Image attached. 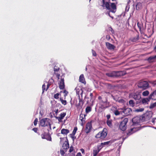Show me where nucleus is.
Instances as JSON below:
<instances>
[{"instance_id":"052dcab7","label":"nucleus","mask_w":156,"mask_h":156,"mask_svg":"<svg viewBox=\"0 0 156 156\" xmlns=\"http://www.w3.org/2000/svg\"><path fill=\"white\" fill-rule=\"evenodd\" d=\"M76 156H81V154L80 152H79L77 153Z\"/></svg>"},{"instance_id":"aec40b11","label":"nucleus","mask_w":156,"mask_h":156,"mask_svg":"<svg viewBox=\"0 0 156 156\" xmlns=\"http://www.w3.org/2000/svg\"><path fill=\"white\" fill-rule=\"evenodd\" d=\"M139 129H137V128L135 127L131 128L130 130L129 131L128 133H127V135L128 136H129L133 133L137 131Z\"/></svg>"},{"instance_id":"8fccbe9b","label":"nucleus","mask_w":156,"mask_h":156,"mask_svg":"<svg viewBox=\"0 0 156 156\" xmlns=\"http://www.w3.org/2000/svg\"><path fill=\"white\" fill-rule=\"evenodd\" d=\"M42 93H43L45 89V85L44 84H43L42 86Z\"/></svg>"},{"instance_id":"5701e85b","label":"nucleus","mask_w":156,"mask_h":156,"mask_svg":"<svg viewBox=\"0 0 156 156\" xmlns=\"http://www.w3.org/2000/svg\"><path fill=\"white\" fill-rule=\"evenodd\" d=\"M79 103L77 105V106L80 108H82L83 104V101L82 100V97H81V98L80 96H79Z\"/></svg>"},{"instance_id":"1a4fd4ad","label":"nucleus","mask_w":156,"mask_h":156,"mask_svg":"<svg viewBox=\"0 0 156 156\" xmlns=\"http://www.w3.org/2000/svg\"><path fill=\"white\" fill-rule=\"evenodd\" d=\"M134 125H140V122L142 121V119L139 117L136 116L133 118L132 120Z\"/></svg>"},{"instance_id":"338daca9","label":"nucleus","mask_w":156,"mask_h":156,"mask_svg":"<svg viewBox=\"0 0 156 156\" xmlns=\"http://www.w3.org/2000/svg\"><path fill=\"white\" fill-rule=\"evenodd\" d=\"M90 96L91 97H92L93 96V94L92 93H90Z\"/></svg>"},{"instance_id":"c756f323","label":"nucleus","mask_w":156,"mask_h":156,"mask_svg":"<svg viewBox=\"0 0 156 156\" xmlns=\"http://www.w3.org/2000/svg\"><path fill=\"white\" fill-rule=\"evenodd\" d=\"M139 35H137L136 36L132 38L131 40L133 42H136L139 40Z\"/></svg>"},{"instance_id":"a19ab883","label":"nucleus","mask_w":156,"mask_h":156,"mask_svg":"<svg viewBox=\"0 0 156 156\" xmlns=\"http://www.w3.org/2000/svg\"><path fill=\"white\" fill-rule=\"evenodd\" d=\"M108 30L109 31H110L112 34L114 33V31L111 27H108Z\"/></svg>"},{"instance_id":"de8ad7c7","label":"nucleus","mask_w":156,"mask_h":156,"mask_svg":"<svg viewBox=\"0 0 156 156\" xmlns=\"http://www.w3.org/2000/svg\"><path fill=\"white\" fill-rule=\"evenodd\" d=\"M92 51L93 55L94 56H96L97 55V54L96 52L93 49L92 50Z\"/></svg>"},{"instance_id":"ddd939ff","label":"nucleus","mask_w":156,"mask_h":156,"mask_svg":"<svg viewBox=\"0 0 156 156\" xmlns=\"http://www.w3.org/2000/svg\"><path fill=\"white\" fill-rule=\"evenodd\" d=\"M41 138L42 139H46L49 141L51 140V136L46 134H42L41 135Z\"/></svg>"},{"instance_id":"c85d7f7f","label":"nucleus","mask_w":156,"mask_h":156,"mask_svg":"<svg viewBox=\"0 0 156 156\" xmlns=\"http://www.w3.org/2000/svg\"><path fill=\"white\" fill-rule=\"evenodd\" d=\"M113 112L114 114L116 116L119 115L120 114L122 115V111H119L118 110H116L114 111Z\"/></svg>"},{"instance_id":"13d9d810","label":"nucleus","mask_w":156,"mask_h":156,"mask_svg":"<svg viewBox=\"0 0 156 156\" xmlns=\"http://www.w3.org/2000/svg\"><path fill=\"white\" fill-rule=\"evenodd\" d=\"M36 133L37 130V128H34L32 129Z\"/></svg>"},{"instance_id":"4d7b16f0","label":"nucleus","mask_w":156,"mask_h":156,"mask_svg":"<svg viewBox=\"0 0 156 156\" xmlns=\"http://www.w3.org/2000/svg\"><path fill=\"white\" fill-rule=\"evenodd\" d=\"M137 25L138 28L140 29H141V24L139 22H138L137 23Z\"/></svg>"},{"instance_id":"20e7f679","label":"nucleus","mask_w":156,"mask_h":156,"mask_svg":"<svg viewBox=\"0 0 156 156\" xmlns=\"http://www.w3.org/2000/svg\"><path fill=\"white\" fill-rule=\"evenodd\" d=\"M137 86L140 89L145 90L148 87L149 84L147 81L141 80L139 82Z\"/></svg>"},{"instance_id":"39448f33","label":"nucleus","mask_w":156,"mask_h":156,"mask_svg":"<svg viewBox=\"0 0 156 156\" xmlns=\"http://www.w3.org/2000/svg\"><path fill=\"white\" fill-rule=\"evenodd\" d=\"M51 120L48 118H45L42 119L40 121V125L43 127L47 126L48 125L50 128L51 129V124L50 123Z\"/></svg>"},{"instance_id":"dca6fc26","label":"nucleus","mask_w":156,"mask_h":156,"mask_svg":"<svg viewBox=\"0 0 156 156\" xmlns=\"http://www.w3.org/2000/svg\"><path fill=\"white\" fill-rule=\"evenodd\" d=\"M147 60L149 63L155 62L156 61V55L150 57L147 59Z\"/></svg>"},{"instance_id":"3c124183","label":"nucleus","mask_w":156,"mask_h":156,"mask_svg":"<svg viewBox=\"0 0 156 156\" xmlns=\"http://www.w3.org/2000/svg\"><path fill=\"white\" fill-rule=\"evenodd\" d=\"M73 147L72 146H71L70 148V149L69 150V152L70 153L72 152L73 151Z\"/></svg>"},{"instance_id":"393cba45","label":"nucleus","mask_w":156,"mask_h":156,"mask_svg":"<svg viewBox=\"0 0 156 156\" xmlns=\"http://www.w3.org/2000/svg\"><path fill=\"white\" fill-rule=\"evenodd\" d=\"M136 9L137 10H139L142 9V4L141 3L137 2L136 5Z\"/></svg>"},{"instance_id":"a211bd4d","label":"nucleus","mask_w":156,"mask_h":156,"mask_svg":"<svg viewBox=\"0 0 156 156\" xmlns=\"http://www.w3.org/2000/svg\"><path fill=\"white\" fill-rule=\"evenodd\" d=\"M149 98L154 100H156V90L151 94L149 95Z\"/></svg>"},{"instance_id":"f03ea898","label":"nucleus","mask_w":156,"mask_h":156,"mask_svg":"<svg viewBox=\"0 0 156 156\" xmlns=\"http://www.w3.org/2000/svg\"><path fill=\"white\" fill-rule=\"evenodd\" d=\"M125 71H112L106 73V75L108 77H118L125 75L126 74Z\"/></svg>"},{"instance_id":"69168bd1","label":"nucleus","mask_w":156,"mask_h":156,"mask_svg":"<svg viewBox=\"0 0 156 156\" xmlns=\"http://www.w3.org/2000/svg\"><path fill=\"white\" fill-rule=\"evenodd\" d=\"M59 77H60L59 75L58 74L57 75V77L58 78V79H59Z\"/></svg>"},{"instance_id":"473e14b6","label":"nucleus","mask_w":156,"mask_h":156,"mask_svg":"<svg viewBox=\"0 0 156 156\" xmlns=\"http://www.w3.org/2000/svg\"><path fill=\"white\" fill-rule=\"evenodd\" d=\"M53 80L52 78H51V79H50L49 81L48 82V84L47 85V88L46 89V90L49 88V86L51 85V83H52V81H53Z\"/></svg>"},{"instance_id":"774afa93","label":"nucleus","mask_w":156,"mask_h":156,"mask_svg":"<svg viewBox=\"0 0 156 156\" xmlns=\"http://www.w3.org/2000/svg\"><path fill=\"white\" fill-rule=\"evenodd\" d=\"M154 84L155 85H156V80L154 82Z\"/></svg>"},{"instance_id":"49530a36","label":"nucleus","mask_w":156,"mask_h":156,"mask_svg":"<svg viewBox=\"0 0 156 156\" xmlns=\"http://www.w3.org/2000/svg\"><path fill=\"white\" fill-rule=\"evenodd\" d=\"M38 119L37 118H36L34 120V126H36L37 124V122H38Z\"/></svg>"},{"instance_id":"f257e3e1","label":"nucleus","mask_w":156,"mask_h":156,"mask_svg":"<svg viewBox=\"0 0 156 156\" xmlns=\"http://www.w3.org/2000/svg\"><path fill=\"white\" fill-rule=\"evenodd\" d=\"M102 3L101 6L104 9H106L108 10L105 13V14L113 19L114 17L111 15L110 12L114 13L116 11V6L115 3H111L110 0H102Z\"/></svg>"},{"instance_id":"bf43d9fd","label":"nucleus","mask_w":156,"mask_h":156,"mask_svg":"<svg viewBox=\"0 0 156 156\" xmlns=\"http://www.w3.org/2000/svg\"><path fill=\"white\" fill-rule=\"evenodd\" d=\"M155 119H156V118H154L152 119L151 121L153 123H155Z\"/></svg>"},{"instance_id":"5fc2aeb1","label":"nucleus","mask_w":156,"mask_h":156,"mask_svg":"<svg viewBox=\"0 0 156 156\" xmlns=\"http://www.w3.org/2000/svg\"><path fill=\"white\" fill-rule=\"evenodd\" d=\"M111 96L112 97V98L114 100L116 101H117L118 100V99L117 98H115V97L113 96L112 94H111Z\"/></svg>"},{"instance_id":"423d86ee","label":"nucleus","mask_w":156,"mask_h":156,"mask_svg":"<svg viewBox=\"0 0 156 156\" xmlns=\"http://www.w3.org/2000/svg\"><path fill=\"white\" fill-rule=\"evenodd\" d=\"M107 130L106 128L103 129V130L99 132L95 136V137L98 138H100L101 139H103L106 136L107 133Z\"/></svg>"},{"instance_id":"ea45409f","label":"nucleus","mask_w":156,"mask_h":156,"mask_svg":"<svg viewBox=\"0 0 156 156\" xmlns=\"http://www.w3.org/2000/svg\"><path fill=\"white\" fill-rule=\"evenodd\" d=\"M77 130V128L76 127H75L74 128V129L73 130V131L72 132V133H71V135H75L76 131Z\"/></svg>"},{"instance_id":"bb28decb","label":"nucleus","mask_w":156,"mask_h":156,"mask_svg":"<svg viewBox=\"0 0 156 156\" xmlns=\"http://www.w3.org/2000/svg\"><path fill=\"white\" fill-rule=\"evenodd\" d=\"M87 115L86 114H81L80 116V119L81 121L83 122L85 121V117Z\"/></svg>"},{"instance_id":"864d4df0","label":"nucleus","mask_w":156,"mask_h":156,"mask_svg":"<svg viewBox=\"0 0 156 156\" xmlns=\"http://www.w3.org/2000/svg\"><path fill=\"white\" fill-rule=\"evenodd\" d=\"M106 118L107 120H109V119L111 117V115L110 114H108L106 116Z\"/></svg>"},{"instance_id":"e433bc0d","label":"nucleus","mask_w":156,"mask_h":156,"mask_svg":"<svg viewBox=\"0 0 156 156\" xmlns=\"http://www.w3.org/2000/svg\"><path fill=\"white\" fill-rule=\"evenodd\" d=\"M155 107H156V102L154 103L151 104L149 106V108L151 109H152Z\"/></svg>"},{"instance_id":"6ab92c4d","label":"nucleus","mask_w":156,"mask_h":156,"mask_svg":"<svg viewBox=\"0 0 156 156\" xmlns=\"http://www.w3.org/2000/svg\"><path fill=\"white\" fill-rule=\"evenodd\" d=\"M106 46L107 48L110 50L114 49L115 48L113 45L108 42H106Z\"/></svg>"},{"instance_id":"7ed1b4c3","label":"nucleus","mask_w":156,"mask_h":156,"mask_svg":"<svg viewBox=\"0 0 156 156\" xmlns=\"http://www.w3.org/2000/svg\"><path fill=\"white\" fill-rule=\"evenodd\" d=\"M99 100V104L101 105L102 108H105L109 106V102H108L106 98H102L101 96L98 98Z\"/></svg>"},{"instance_id":"9d476101","label":"nucleus","mask_w":156,"mask_h":156,"mask_svg":"<svg viewBox=\"0 0 156 156\" xmlns=\"http://www.w3.org/2000/svg\"><path fill=\"white\" fill-rule=\"evenodd\" d=\"M59 87V88L62 90L63 89L65 88V83L64 78L63 76L61 77L60 80L59 81V82L58 83Z\"/></svg>"},{"instance_id":"c9c22d12","label":"nucleus","mask_w":156,"mask_h":156,"mask_svg":"<svg viewBox=\"0 0 156 156\" xmlns=\"http://www.w3.org/2000/svg\"><path fill=\"white\" fill-rule=\"evenodd\" d=\"M86 112L87 113L90 112L91 110V108L90 106L87 107L86 108Z\"/></svg>"},{"instance_id":"2eb2a0df","label":"nucleus","mask_w":156,"mask_h":156,"mask_svg":"<svg viewBox=\"0 0 156 156\" xmlns=\"http://www.w3.org/2000/svg\"><path fill=\"white\" fill-rule=\"evenodd\" d=\"M104 87L108 89H112L114 87V86L111 84L105 83H103Z\"/></svg>"},{"instance_id":"603ef678","label":"nucleus","mask_w":156,"mask_h":156,"mask_svg":"<svg viewBox=\"0 0 156 156\" xmlns=\"http://www.w3.org/2000/svg\"><path fill=\"white\" fill-rule=\"evenodd\" d=\"M60 154L62 156H63L65 154V152L63 150H61L60 151Z\"/></svg>"},{"instance_id":"0e129e2a","label":"nucleus","mask_w":156,"mask_h":156,"mask_svg":"<svg viewBox=\"0 0 156 156\" xmlns=\"http://www.w3.org/2000/svg\"><path fill=\"white\" fill-rule=\"evenodd\" d=\"M106 38L109 39L110 38V37L108 35L106 36Z\"/></svg>"},{"instance_id":"b1692460","label":"nucleus","mask_w":156,"mask_h":156,"mask_svg":"<svg viewBox=\"0 0 156 156\" xmlns=\"http://www.w3.org/2000/svg\"><path fill=\"white\" fill-rule=\"evenodd\" d=\"M69 132V130L65 129H62L61 130V133L64 135H67Z\"/></svg>"},{"instance_id":"09e8293b","label":"nucleus","mask_w":156,"mask_h":156,"mask_svg":"<svg viewBox=\"0 0 156 156\" xmlns=\"http://www.w3.org/2000/svg\"><path fill=\"white\" fill-rule=\"evenodd\" d=\"M63 93L65 94L64 95L65 97H66V96H67V94L68 93V92L66 90H65L63 91Z\"/></svg>"},{"instance_id":"f704fd0d","label":"nucleus","mask_w":156,"mask_h":156,"mask_svg":"<svg viewBox=\"0 0 156 156\" xmlns=\"http://www.w3.org/2000/svg\"><path fill=\"white\" fill-rule=\"evenodd\" d=\"M129 104L130 106L134 107L135 105V103L133 100H130L129 101Z\"/></svg>"},{"instance_id":"4468645a","label":"nucleus","mask_w":156,"mask_h":156,"mask_svg":"<svg viewBox=\"0 0 156 156\" xmlns=\"http://www.w3.org/2000/svg\"><path fill=\"white\" fill-rule=\"evenodd\" d=\"M75 90H76V94L78 95L79 96H80V94L82 98L83 91L82 89L80 87H76L75 89Z\"/></svg>"},{"instance_id":"e2e57ef3","label":"nucleus","mask_w":156,"mask_h":156,"mask_svg":"<svg viewBox=\"0 0 156 156\" xmlns=\"http://www.w3.org/2000/svg\"><path fill=\"white\" fill-rule=\"evenodd\" d=\"M128 2H127V5H129V4L130 2V0H128Z\"/></svg>"},{"instance_id":"c03bdc74","label":"nucleus","mask_w":156,"mask_h":156,"mask_svg":"<svg viewBox=\"0 0 156 156\" xmlns=\"http://www.w3.org/2000/svg\"><path fill=\"white\" fill-rule=\"evenodd\" d=\"M59 70V68L56 66H55L54 68V70L55 72H58V70Z\"/></svg>"},{"instance_id":"4c0bfd02","label":"nucleus","mask_w":156,"mask_h":156,"mask_svg":"<svg viewBox=\"0 0 156 156\" xmlns=\"http://www.w3.org/2000/svg\"><path fill=\"white\" fill-rule=\"evenodd\" d=\"M103 146L101 144V143L100 145H99L97 146L96 149L98 150H99L100 151L102 149V148L103 147Z\"/></svg>"},{"instance_id":"680f3d73","label":"nucleus","mask_w":156,"mask_h":156,"mask_svg":"<svg viewBox=\"0 0 156 156\" xmlns=\"http://www.w3.org/2000/svg\"><path fill=\"white\" fill-rule=\"evenodd\" d=\"M80 151L83 154L84 153V150L83 149V148L81 149Z\"/></svg>"},{"instance_id":"6e6d98bb","label":"nucleus","mask_w":156,"mask_h":156,"mask_svg":"<svg viewBox=\"0 0 156 156\" xmlns=\"http://www.w3.org/2000/svg\"><path fill=\"white\" fill-rule=\"evenodd\" d=\"M129 5H127L126 7V10L127 11H129Z\"/></svg>"},{"instance_id":"37998d69","label":"nucleus","mask_w":156,"mask_h":156,"mask_svg":"<svg viewBox=\"0 0 156 156\" xmlns=\"http://www.w3.org/2000/svg\"><path fill=\"white\" fill-rule=\"evenodd\" d=\"M59 94L57 93L54 95V97L55 99H58L59 98Z\"/></svg>"},{"instance_id":"79ce46f5","label":"nucleus","mask_w":156,"mask_h":156,"mask_svg":"<svg viewBox=\"0 0 156 156\" xmlns=\"http://www.w3.org/2000/svg\"><path fill=\"white\" fill-rule=\"evenodd\" d=\"M144 110V109L143 108H140L139 109H137L136 110V111L137 112H142Z\"/></svg>"},{"instance_id":"cd10ccee","label":"nucleus","mask_w":156,"mask_h":156,"mask_svg":"<svg viewBox=\"0 0 156 156\" xmlns=\"http://www.w3.org/2000/svg\"><path fill=\"white\" fill-rule=\"evenodd\" d=\"M62 147L64 150H66L69 147V144L68 142L64 143Z\"/></svg>"},{"instance_id":"f8f14e48","label":"nucleus","mask_w":156,"mask_h":156,"mask_svg":"<svg viewBox=\"0 0 156 156\" xmlns=\"http://www.w3.org/2000/svg\"><path fill=\"white\" fill-rule=\"evenodd\" d=\"M131 112L132 110L129 108L122 109V115L124 116L128 115L130 114V112Z\"/></svg>"},{"instance_id":"a878e982","label":"nucleus","mask_w":156,"mask_h":156,"mask_svg":"<svg viewBox=\"0 0 156 156\" xmlns=\"http://www.w3.org/2000/svg\"><path fill=\"white\" fill-rule=\"evenodd\" d=\"M150 99H151L149 98V96L148 98L143 99L142 100V102L143 104H146V103H147L150 101Z\"/></svg>"},{"instance_id":"7c9ffc66","label":"nucleus","mask_w":156,"mask_h":156,"mask_svg":"<svg viewBox=\"0 0 156 156\" xmlns=\"http://www.w3.org/2000/svg\"><path fill=\"white\" fill-rule=\"evenodd\" d=\"M99 152V150H98L96 148H94L93 150V156H96Z\"/></svg>"},{"instance_id":"a18cd8bd","label":"nucleus","mask_w":156,"mask_h":156,"mask_svg":"<svg viewBox=\"0 0 156 156\" xmlns=\"http://www.w3.org/2000/svg\"><path fill=\"white\" fill-rule=\"evenodd\" d=\"M110 143V141H107L106 142H105L104 143H101V144L103 146L106 145H108Z\"/></svg>"},{"instance_id":"72a5a7b5","label":"nucleus","mask_w":156,"mask_h":156,"mask_svg":"<svg viewBox=\"0 0 156 156\" xmlns=\"http://www.w3.org/2000/svg\"><path fill=\"white\" fill-rule=\"evenodd\" d=\"M149 94V92L148 90H146L144 91L142 93V95L144 96H146L148 95Z\"/></svg>"},{"instance_id":"0eeeda50","label":"nucleus","mask_w":156,"mask_h":156,"mask_svg":"<svg viewBox=\"0 0 156 156\" xmlns=\"http://www.w3.org/2000/svg\"><path fill=\"white\" fill-rule=\"evenodd\" d=\"M128 121V119L127 118H125L122 121L119 125V128L122 131H124L126 129V124Z\"/></svg>"},{"instance_id":"58836bf2","label":"nucleus","mask_w":156,"mask_h":156,"mask_svg":"<svg viewBox=\"0 0 156 156\" xmlns=\"http://www.w3.org/2000/svg\"><path fill=\"white\" fill-rule=\"evenodd\" d=\"M60 101H61L62 103L64 105H66L67 104V102L66 100H64L62 98H60Z\"/></svg>"},{"instance_id":"f3484780","label":"nucleus","mask_w":156,"mask_h":156,"mask_svg":"<svg viewBox=\"0 0 156 156\" xmlns=\"http://www.w3.org/2000/svg\"><path fill=\"white\" fill-rule=\"evenodd\" d=\"M133 97L135 100H139L141 98V95L139 93H136L133 94Z\"/></svg>"},{"instance_id":"4be33fe9","label":"nucleus","mask_w":156,"mask_h":156,"mask_svg":"<svg viewBox=\"0 0 156 156\" xmlns=\"http://www.w3.org/2000/svg\"><path fill=\"white\" fill-rule=\"evenodd\" d=\"M79 81L80 82L84 84L86 83V82L83 74H82L80 75L79 77Z\"/></svg>"},{"instance_id":"6e6552de","label":"nucleus","mask_w":156,"mask_h":156,"mask_svg":"<svg viewBox=\"0 0 156 156\" xmlns=\"http://www.w3.org/2000/svg\"><path fill=\"white\" fill-rule=\"evenodd\" d=\"M152 116V113L151 112H146L141 117L142 121H147L150 119Z\"/></svg>"},{"instance_id":"412c9836","label":"nucleus","mask_w":156,"mask_h":156,"mask_svg":"<svg viewBox=\"0 0 156 156\" xmlns=\"http://www.w3.org/2000/svg\"><path fill=\"white\" fill-rule=\"evenodd\" d=\"M66 115V113L64 112L63 113H61L60 115V116L57 117H56V118L58 119L59 122H60L62 119H63Z\"/></svg>"},{"instance_id":"9b49d317","label":"nucleus","mask_w":156,"mask_h":156,"mask_svg":"<svg viewBox=\"0 0 156 156\" xmlns=\"http://www.w3.org/2000/svg\"><path fill=\"white\" fill-rule=\"evenodd\" d=\"M92 127L91 123L90 122L87 123L86 126V129L85 130L86 133L87 134L90 132Z\"/></svg>"},{"instance_id":"2f4dec72","label":"nucleus","mask_w":156,"mask_h":156,"mask_svg":"<svg viewBox=\"0 0 156 156\" xmlns=\"http://www.w3.org/2000/svg\"><path fill=\"white\" fill-rule=\"evenodd\" d=\"M106 123L108 126L109 127H111L112 126V120H107L106 121Z\"/></svg>"}]
</instances>
